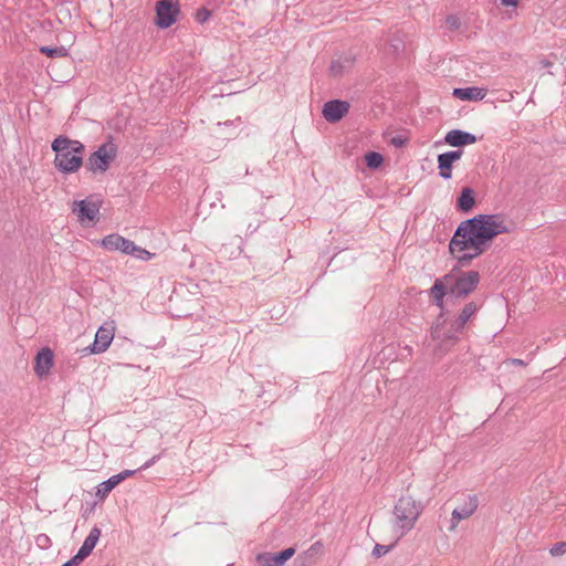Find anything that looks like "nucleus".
<instances>
[{
    "mask_svg": "<svg viewBox=\"0 0 566 566\" xmlns=\"http://www.w3.org/2000/svg\"><path fill=\"white\" fill-rule=\"evenodd\" d=\"M294 554L295 549L289 547L279 553L259 554L256 560L261 566H283Z\"/></svg>",
    "mask_w": 566,
    "mask_h": 566,
    "instance_id": "9b49d317",
    "label": "nucleus"
},
{
    "mask_svg": "<svg viewBox=\"0 0 566 566\" xmlns=\"http://www.w3.org/2000/svg\"><path fill=\"white\" fill-rule=\"evenodd\" d=\"M479 501L476 495H469L468 501L452 512L450 530H454L461 520L470 517L478 509Z\"/></svg>",
    "mask_w": 566,
    "mask_h": 566,
    "instance_id": "ddd939ff",
    "label": "nucleus"
},
{
    "mask_svg": "<svg viewBox=\"0 0 566 566\" xmlns=\"http://www.w3.org/2000/svg\"><path fill=\"white\" fill-rule=\"evenodd\" d=\"M134 250H136V244L133 241L123 237L119 241L118 251L125 254H134Z\"/></svg>",
    "mask_w": 566,
    "mask_h": 566,
    "instance_id": "bb28decb",
    "label": "nucleus"
},
{
    "mask_svg": "<svg viewBox=\"0 0 566 566\" xmlns=\"http://www.w3.org/2000/svg\"><path fill=\"white\" fill-rule=\"evenodd\" d=\"M53 352L49 347H43L38 352L34 358V373L40 377L49 375L53 366Z\"/></svg>",
    "mask_w": 566,
    "mask_h": 566,
    "instance_id": "4468645a",
    "label": "nucleus"
},
{
    "mask_svg": "<svg viewBox=\"0 0 566 566\" xmlns=\"http://www.w3.org/2000/svg\"><path fill=\"white\" fill-rule=\"evenodd\" d=\"M366 166L370 169L379 168L384 163V157L380 153L377 151H368L365 155Z\"/></svg>",
    "mask_w": 566,
    "mask_h": 566,
    "instance_id": "5701e85b",
    "label": "nucleus"
},
{
    "mask_svg": "<svg viewBox=\"0 0 566 566\" xmlns=\"http://www.w3.org/2000/svg\"><path fill=\"white\" fill-rule=\"evenodd\" d=\"M421 513V504L411 496H401L398 500L394 507L395 533L398 534V538L413 528Z\"/></svg>",
    "mask_w": 566,
    "mask_h": 566,
    "instance_id": "20e7f679",
    "label": "nucleus"
},
{
    "mask_svg": "<svg viewBox=\"0 0 566 566\" xmlns=\"http://www.w3.org/2000/svg\"><path fill=\"white\" fill-rule=\"evenodd\" d=\"M114 333H115V327L113 325V322L111 324L105 323L97 329L93 344H91L84 350L90 354L104 353L109 347V345L114 338Z\"/></svg>",
    "mask_w": 566,
    "mask_h": 566,
    "instance_id": "6e6552de",
    "label": "nucleus"
},
{
    "mask_svg": "<svg viewBox=\"0 0 566 566\" xmlns=\"http://www.w3.org/2000/svg\"><path fill=\"white\" fill-rule=\"evenodd\" d=\"M74 205L77 208H73V212L77 214L81 221H95L98 219L99 209L102 206L101 200H92L91 198H87L81 201H75Z\"/></svg>",
    "mask_w": 566,
    "mask_h": 566,
    "instance_id": "9d476101",
    "label": "nucleus"
},
{
    "mask_svg": "<svg viewBox=\"0 0 566 566\" xmlns=\"http://www.w3.org/2000/svg\"><path fill=\"white\" fill-rule=\"evenodd\" d=\"M350 104L347 101L342 99H332L324 104L323 106V117L328 123H337L349 112Z\"/></svg>",
    "mask_w": 566,
    "mask_h": 566,
    "instance_id": "1a4fd4ad",
    "label": "nucleus"
},
{
    "mask_svg": "<svg viewBox=\"0 0 566 566\" xmlns=\"http://www.w3.org/2000/svg\"><path fill=\"white\" fill-rule=\"evenodd\" d=\"M463 150H450L438 155L439 175L443 179H450L452 176V165L461 158Z\"/></svg>",
    "mask_w": 566,
    "mask_h": 566,
    "instance_id": "f8f14e48",
    "label": "nucleus"
},
{
    "mask_svg": "<svg viewBox=\"0 0 566 566\" xmlns=\"http://www.w3.org/2000/svg\"><path fill=\"white\" fill-rule=\"evenodd\" d=\"M321 546H322L321 542H316L314 545H312L310 551H315V549H317V547H321Z\"/></svg>",
    "mask_w": 566,
    "mask_h": 566,
    "instance_id": "79ce46f5",
    "label": "nucleus"
},
{
    "mask_svg": "<svg viewBox=\"0 0 566 566\" xmlns=\"http://www.w3.org/2000/svg\"><path fill=\"white\" fill-rule=\"evenodd\" d=\"M211 15V11L208 10L207 8L202 7L200 9L197 10V13H196V21L198 23H201L203 24L205 22L208 21V19L210 18Z\"/></svg>",
    "mask_w": 566,
    "mask_h": 566,
    "instance_id": "c756f323",
    "label": "nucleus"
},
{
    "mask_svg": "<svg viewBox=\"0 0 566 566\" xmlns=\"http://www.w3.org/2000/svg\"><path fill=\"white\" fill-rule=\"evenodd\" d=\"M395 546V544H391V545H380V544H376L373 552H371V555L375 557V558H379L384 555H386L387 553H389L392 547Z\"/></svg>",
    "mask_w": 566,
    "mask_h": 566,
    "instance_id": "cd10ccee",
    "label": "nucleus"
},
{
    "mask_svg": "<svg viewBox=\"0 0 566 566\" xmlns=\"http://www.w3.org/2000/svg\"><path fill=\"white\" fill-rule=\"evenodd\" d=\"M355 62V56L353 54H347L344 56H339L334 59L331 62L328 72L333 77H340L345 72H347Z\"/></svg>",
    "mask_w": 566,
    "mask_h": 566,
    "instance_id": "f3484780",
    "label": "nucleus"
},
{
    "mask_svg": "<svg viewBox=\"0 0 566 566\" xmlns=\"http://www.w3.org/2000/svg\"><path fill=\"white\" fill-rule=\"evenodd\" d=\"M136 258L140 259V260H149L151 259V256L154 255L153 253H150L149 251L140 248V247H137L136 245V250H134V254Z\"/></svg>",
    "mask_w": 566,
    "mask_h": 566,
    "instance_id": "473e14b6",
    "label": "nucleus"
},
{
    "mask_svg": "<svg viewBox=\"0 0 566 566\" xmlns=\"http://www.w3.org/2000/svg\"><path fill=\"white\" fill-rule=\"evenodd\" d=\"M446 23L449 27V29L452 31L458 30L461 25V21H460L459 17H457L454 14L448 15L446 19Z\"/></svg>",
    "mask_w": 566,
    "mask_h": 566,
    "instance_id": "7c9ffc66",
    "label": "nucleus"
},
{
    "mask_svg": "<svg viewBox=\"0 0 566 566\" xmlns=\"http://www.w3.org/2000/svg\"><path fill=\"white\" fill-rule=\"evenodd\" d=\"M453 280L452 273L446 274L440 279H437L430 289V296H446L449 294L450 282Z\"/></svg>",
    "mask_w": 566,
    "mask_h": 566,
    "instance_id": "aec40b11",
    "label": "nucleus"
},
{
    "mask_svg": "<svg viewBox=\"0 0 566 566\" xmlns=\"http://www.w3.org/2000/svg\"><path fill=\"white\" fill-rule=\"evenodd\" d=\"M40 52L45 54L49 57H57V56H66L67 50L64 46H41Z\"/></svg>",
    "mask_w": 566,
    "mask_h": 566,
    "instance_id": "393cba45",
    "label": "nucleus"
},
{
    "mask_svg": "<svg viewBox=\"0 0 566 566\" xmlns=\"http://www.w3.org/2000/svg\"><path fill=\"white\" fill-rule=\"evenodd\" d=\"M117 156V146L112 139L98 146L87 159L86 167L90 171L105 172Z\"/></svg>",
    "mask_w": 566,
    "mask_h": 566,
    "instance_id": "39448f33",
    "label": "nucleus"
},
{
    "mask_svg": "<svg viewBox=\"0 0 566 566\" xmlns=\"http://www.w3.org/2000/svg\"><path fill=\"white\" fill-rule=\"evenodd\" d=\"M391 144L396 147H402L406 144V138L402 136H395L391 138Z\"/></svg>",
    "mask_w": 566,
    "mask_h": 566,
    "instance_id": "c9c22d12",
    "label": "nucleus"
},
{
    "mask_svg": "<svg viewBox=\"0 0 566 566\" xmlns=\"http://www.w3.org/2000/svg\"><path fill=\"white\" fill-rule=\"evenodd\" d=\"M501 2L507 7H515L517 6L518 0H501Z\"/></svg>",
    "mask_w": 566,
    "mask_h": 566,
    "instance_id": "ea45409f",
    "label": "nucleus"
},
{
    "mask_svg": "<svg viewBox=\"0 0 566 566\" xmlns=\"http://www.w3.org/2000/svg\"><path fill=\"white\" fill-rule=\"evenodd\" d=\"M452 256L457 260L458 265L461 268L469 266L471 262L474 260V258L471 255V253H469V251L457 252V254Z\"/></svg>",
    "mask_w": 566,
    "mask_h": 566,
    "instance_id": "a878e982",
    "label": "nucleus"
},
{
    "mask_svg": "<svg viewBox=\"0 0 566 566\" xmlns=\"http://www.w3.org/2000/svg\"><path fill=\"white\" fill-rule=\"evenodd\" d=\"M122 238L123 237L117 233L108 234L102 240V245L108 251H118Z\"/></svg>",
    "mask_w": 566,
    "mask_h": 566,
    "instance_id": "b1692460",
    "label": "nucleus"
},
{
    "mask_svg": "<svg viewBox=\"0 0 566 566\" xmlns=\"http://www.w3.org/2000/svg\"><path fill=\"white\" fill-rule=\"evenodd\" d=\"M480 283L478 271L461 272L449 286V295L452 298H465L474 292Z\"/></svg>",
    "mask_w": 566,
    "mask_h": 566,
    "instance_id": "423d86ee",
    "label": "nucleus"
},
{
    "mask_svg": "<svg viewBox=\"0 0 566 566\" xmlns=\"http://www.w3.org/2000/svg\"><path fill=\"white\" fill-rule=\"evenodd\" d=\"M475 192L470 187H464L457 199L455 208L462 213L470 212L475 206Z\"/></svg>",
    "mask_w": 566,
    "mask_h": 566,
    "instance_id": "a211bd4d",
    "label": "nucleus"
},
{
    "mask_svg": "<svg viewBox=\"0 0 566 566\" xmlns=\"http://www.w3.org/2000/svg\"><path fill=\"white\" fill-rule=\"evenodd\" d=\"M476 140L478 138L474 134L461 129L449 130L444 136L446 144L451 147H463L474 144Z\"/></svg>",
    "mask_w": 566,
    "mask_h": 566,
    "instance_id": "2eb2a0df",
    "label": "nucleus"
},
{
    "mask_svg": "<svg viewBox=\"0 0 566 566\" xmlns=\"http://www.w3.org/2000/svg\"><path fill=\"white\" fill-rule=\"evenodd\" d=\"M509 363L514 366H521V367H525L527 365L526 361H524L523 359H520V358H511V359H509Z\"/></svg>",
    "mask_w": 566,
    "mask_h": 566,
    "instance_id": "58836bf2",
    "label": "nucleus"
},
{
    "mask_svg": "<svg viewBox=\"0 0 566 566\" xmlns=\"http://www.w3.org/2000/svg\"><path fill=\"white\" fill-rule=\"evenodd\" d=\"M82 564L81 559H77V557L74 555L70 560L64 563L61 566H80Z\"/></svg>",
    "mask_w": 566,
    "mask_h": 566,
    "instance_id": "e433bc0d",
    "label": "nucleus"
},
{
    "mask_svg": "<svg viewBox=\"0 0 566 566\" xmlns=\"http://www.w3.org/2000/svg\"><path fill=\"white\" fill-rule=\"evenodd\" d=\"M135 472H136V471H134V470H125V471H122L120 473L115 474V475H116V478H117V479H119V483H120V482H122V481H124L125 479H127V478H129V476L134 475V474H135Z\"/></svg>",
    "mask_w": 566,
    "mask_h": 566,
    "instance_id": "72a5a7b5",
    "label": "nucleus"
},
{
    "mask_svg": "<svg viewBox=\"0 0 566 566\" xmlns=\"http://www.w3.org/2000/svg\"><path fill=\"white\" fill-rule=\"evenodd\" d=\"M119 484V479L116 478V475L111 476L106 481L98 484L96 490V497L99 500H104L112 490Z\"/></svg>",
    "mask_w": 566,
    "mask_h": 566,
    "instance_id": "412c9836",
    "label": "nucleus"
},
{
    "mask_svg": "<svg viewBox=\"0 0 566 566\" xmlns=\"http://www.w3.org/2000/svg\"><path fill=\"white\" fill-rule=\"evenodd\" d=\"M52 150L55 153L54 166L63 174H73L83 165L85 146L75 139L60 135L52 142Z\"/></svg>",
    "mask_w": 566,
    "mask_h": 566,
    "instance_id": "7ed1b4c3",
    "label": "nucleus"
},
{
    "mask_svg": "<svg viewBox=\"0 0 566 566\" xmlns=\"http://www.w3.org/2000/svg\"><path fill=\"white\" fill-rule=\"evenodd\" d=\"M549 553L553 556H560V555L565 554L566 553V542H558V543L554 544L553 547L551 548Z\"/></svg>",
    "mask_w": 566,
    "mask_h": 566,
    "instance_id": "2f4dec72",
    "label": "nucleus"
},
{
    "mask_svg": "<svg viewBox=\"0 0 566 566\" xmlns=\"http://www.w3.org/2000/svg\"><path fill=\"white\" fill-rule=\"evenodd\" d=\"M155 460H156V457H154L153 459H150L149 461H147V462L144 464V467H143V468H144V469H146V468L150 467V465L155 462Z\"/></svg>",
    "mask_w": 566,
    "mask_h": 566,
    "instance_id": "a19ab883",
    "label": "nucleus"
},
{
    "mask_svg": "<svg viewBox=\"0 0 566 566\" xmlns=\"http://www.w3.org/2000/svg\"><path fill=\"white\" fill-rule=\"evenodd\" d=\"M453 96L461 101H482L486 95V90L481 87H464V88H454Z\"/></svg>",
    "mask_w": 566,
    "mask_h": 566,
    "instance_id": "6ab92c4d",
    "label": "nucleus"
},
{
    "mask_svg": "<svg viewBox=\"0 0 566 566\" xmlns=\"http://www.w3.org/2000/svg\"><path fill=\"white\" fill-rule=\"evenodd\" d=\"M35 545L41 549H48L51 547L52 541L46 534H39L35 536Z\"/></svg>",
    "mask_w": 566,
    "mask_h": 566,
    "instance_id": "c85d7f7f",
    "label": "nucleus"
},
{
    "mask_svg": "<svg viewBox=\"0 0 566 566\" xmlns=\"http://www.w3.org/2000/svg\"><path fill=\"white\" fill-rule=\"evenodd\" d=\"M101 534H102V532L97 526H94L90 531L88 535L84 539L83 545L81 546L78 552L75 554L77 559H81L83 562L85 558H87L92 554L93 549L95 548V546L101 537Z\"/></svg>",
    "mask_w": 566,
    "mask_h": 566,
    "instance_id": "dca6fc26",
    "label": "nucleus"
},
{
    "mask_svg": "<svg viewBox=\"0 0 566 566\" xmlns=\"http://www.w3.org/2000/svg\"><path fill=\"white\" fill-rule=\"evenodd\" d=\"M509 232L500 214L480 213L458 226L449 242V252L455 255L457 252L469 251L475 259L490 248L495 237Z\"/></svg>",
    "mask_w": 566,
    "mask_h": 566,
    "instance_id": "f257e3e1",
    "label": "nucleus"
},
{
    "mask_svg": "<svg viewBox=\"0 0 566 566\" xmlns=\"http://www.w3.org/2000/svg\"><path fill=\"white\" fill-rule=\"evenodd\" d=\"M388 46L394 54H398L405 50L403 34L397 32L394 33L388 42Z\"/></svg>",
    "mask_w": 566,
    "mask_h": 566,
    "instance_id": "4be33fe9",
    "label": "nucleus"
},
{
    "mask_svg": "<svg viewBox=\"0 0 566 566\" xmlns=\"http://www.w3.org/2000/svg\"><path fill=\"white\" fill-rule=\"evenodd\" d=\"M178 13L177 3L171 0H160L156 3V24L159 28L167 29L176 22Z\"/></svg>",
    "mask_w": 566,
    "mask_h": 566,
    "instance_id": "0eeeda50",
    "label": "nucleus"
},
{
    "mask_svg": "<svg viewBox=\"0 0 566 566\" xmlns=\"http://www.w3.org/2000/svg\"><path fill=\"white\" fill-rule=\"evenodd\" d=\"M538 63L542 69H549L554 65V61L548 57H541Z\"/></svg>",
    "mask_w": 566,
    "mask_h": 566,
    "instance_id": "f704fd0d",
    "label": "nucleus"
},
{
    "mask_svg": "<svg viewBox=\"0 0 566 566\" xmlns=\"http://www.w3.org/2000/svg\"><path fill=\"white\" fill-rule=\"evenodd\" d=\"M432 302L434 305H437L438 307L443 310L444 296H434V297H432Z\"/></svg>",
    "mask_w": 566,
    "mask_h": 566,
    "instance_id": "4c0bfd02",
    "label": "nucleus"
},
{
    "mask_svg": "<svg viewBox=\"0 0 566 566\" xmlns=\"http://www.w3.org/2000/svg\"><path fill=\"white\" fill-rule=\"evenodd\" d=\"M482 304L475 301L469 302L461 310L459 315L446 325V321L442 323L439 319L442 314L438 317L437 323L431 327V337L434 340H439L444 345L457 344L463 335L465 325L474 317Z\"/></svg>",
    "mask_w": 566,
    "mask_h": 566,
    "instance_id": "f03ea898",
    "label": "nucleus"
}]
</instances>
